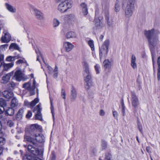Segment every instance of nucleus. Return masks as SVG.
Instances as JSON below:
<instances>
[{"mask_svg": "<svg viewBox=\"0 0 160 160\" xmlns=\"http://www.w3.org/2000/svg\"><path fill=\"white\" fill-rule=\"evenodd\" d=\"M144 34L147 38L151 52L152 60L153 63V70L155 71L154 59L155 54L153 50L155 47H158L160 45V42L159 40V31L154 28L150 30H145Z\"/></svg>", "mask_w": 160, "mask_h": 160, "instance_id": "f257e3e1", "label": "nucleus"}, {"mask_svg": "<svg viewBox=\"0 0 160 160\" xmlns=\"http://www.w3.org/2000/svg\"><path fill=\"white\" fill-rule=\"evenodd\" d=\"M33 138L25 135L24 141H27L31 142L33 145H36V141L40 143H42L45 142V137L42 134H35L33 136Z\"/></svg>", "mask_w": 160, "mask_h": 160, "instance_id": "f03ea898", "label": "nucleus"}, {"mask_svg": "<svg viewBox=\"0 0 160 160\" xmlns=\"http://www.w3.org/2000/svg\"><path fill=\"white\" fill-rule=\"evenodd\" d=\"M137 0H128L125 9V14L127 18H130L134 10Z\"/></svg>", "mask_w": 160, "mask_h": 160, "instance_id": "7ed1b4c3", "label": "nucleus"}, {"mask_svg": "<svg viewBox=\"0 0 160 160\" xmlns=\"http://www.w3.org/2000/svg\"><path fill=\"white\" fill-rule=\"evenodd\" d=\"M73 3L72 0H65L59 4L58 10L61 12H64L72 7Z\"/></svg>", "mask_w": 160, "mask_h": 160, "instance_id": "20e7f679", "label": "nucleus"}, {"mask_svg": "<svg viewBox=\"0 0 160 160\" xmlns=\"http://www.w3.org/2000/svg\"><path fill=\"white\" fill-rule=\"evenodd\" d=\"M29 145L28 146V150L29 152L32 153L33 155L35 156L42 155L43 153V149H39L36 148L34 145Z\"/></svg>", "mask_w": 160, "mask_h": 160, "instance_id": "39448f33", "label": "nucleus"}, {"mask_svg": "<svg viewBox=\"0 0 160 160\" xmlns=\"http://www.w3.org/2000/svg\"><path fill=\"white\" fill-rule=\"evenodd\" d=\"M82 65L83 67V75L84 78H86L88 76H91L90 71L89 64L86 61H84L82 62Z\"/></svg>", "mask_w": 160, "mask_h": 160, "instance_id": "423d86ee", "label": "nucleus"}, {"mask_svg": "<svg viewBox=\"0 0 160 160\" xmlns=\"http://www.w3.org/2000/svg\"><path fill=\"white\" fill-rule=\"evenodd\" d=\"M131 101L133 107L134 108H137L139 104V103L138 99L134 92H132Z\"/></svg>", "mask_w": 160, "mask_h": 160, "instance_id": "0eeeda50", "label": "nucleus"}, {"mask_svg": "<svg viewBox=\"0 0 160 160\" xmlns=\"http://www.w3.org/2000/svg\"><path fill=\"white\" fill-rule=\"evenodd\" d=\"M63 47L65 51L68 52L73 49L74 46L70 42L66 41L63 42Z\"/></svg>", "mask_w": 160, "mask_h": 160, "instance_id": "6e6552de", "label": "nucleus"}, {"mask_svg": "<svg viewBox=\"0 0 160 160\" xmlns=\"http://www.w3.org/2000/svg\"><path fill=\"white\" fill-rule=\"evenodd\" d=\"M3 33L4 34V36L1 38V41L4 43H8L11 40V37L9 33L6 29H3Z\"/></svg>", "mask_w": 160, "mask_h": 160, "instance_id": "1a4fd4ad", "label": "nucleus"}, {"mask_svg": "<svg viewBox=\"0 0 160 160\" xmlns=\"http://www.w3.org/2000/svg\"><path fill=\"white\" fill-rule=\"evenodd\" d=\"M41 105L40 103L38 104L36 107L34 108V112L37 111V113L35 114V118L36 119L42 121V118L41 112L42 108H41Z\"/></svg>", "mask_w": 160, "mask_h": 160, "instance_id": "9d476101", "label": "nucleus"}, {"mask_svg": "<svg viewBox=\"0 0 160 160\" xmlns=\"http://www.w3.org/2000/svg\"><path fill=\"white\" fill-rule=\"evenodd\" d=\"M85 81V87L86 89H88L92 86V82L91 79V76H88L84 78Z\"/></svg>", "mask_w": 160, "mask_h": 160, "instance_id": "9b49d317", "label": "nucleus"}, {"mask_svg": "<svg viewBox=\"0 0 160 160\" xmlns=\"http://www.w3.org/2000/svg\"><path fill=\"white\" fill-rule=\"evenodd\" d=\"M14 76L16 80L18 81H21L24 78V74L19 70L16 71Z\"/></svg>", "mask_w": 160, "mask_h": 160, "instance_id": "f8f14e48", "label": "nucleus"}, {"mask_svg": "<svg viewBox=\"0 0 160 160\" xmlns=\"http://www.w3.org/2000/svg\"><path fill=\"white\" fill-rule=\"evenodd\" d=\"M23 88L31 92V95L35 94L34 92V87L31 86V83L29 82L24 83L23 85Z\"/></svg>", "mask_w": 160, "mask_h": 160, "instance_id": "ddd939ff", "label": "nucleus"}, {"mask_svg": "<svg viewBox=\"0 0 160 160\" xmlns=\"http://www.w3.org/2000/svg\"><path fill=\"white\" fill-rule=\"evenodd\" d=\"M32 11L38 19L42 20L44 18L43 15L40 11L35 8L32 9Z\"/></svg>", "mask_w": 160, "mask_h": 160, "instance_id": "4468645a", "label": "nucleus"}, {"mask_svg": "<svg viewBox=\"0 0 160 160\" xmlns=\"http://www.w3.org/2000/svg\"><path fill=\"white\" fill-rule=\"evenodd\" d=\"M63 19L65 22L74 21L75 19V16L72 14L66 15L63 17Z\"/></svg>", "mask_w": 160, "mask_h": 160, "instance_id": "2eb2a0df", "label": "nucleus"}, {"mask_svg": "<svg viewBox=\"0 0 160 160\" xmlns=\"http://www.w3.org/2000/svg\"><path fill=\"white\" fill-rule=\"evenodd\" d=\"M14 72L12 71L3 76L2 79V83H5L8 82L10 79L11 76H12Z\"/></svg>", "mask_w": 160, "mask_h": 160, "instance_id": "dca6fc26", "label": "nucleus"}, {"mask_svg": "<svg viewBox=\"0 0 160 160\" xmlns=\"http://www.w3.org/2000/svg\"><path fill=\"white\" fill-rule=\"evenodd\" d=\"M95 28L96 29H99L103 27V22L101 20L97 18H95Z\"/></svg>", "mask_w": 160, "mask_h": 160, "instance_id": "f3484780", "label": "nucleus"}, {"mask_svg": "<svg viewBox=\"0 0 160 160\" xmlns=\"http://www.w3.org/2000/svg\"><path fill=\"white\" fill-rule=\"evenodd\" d=\"M66 38L68 39L71 38L75 39L78 38V36L75 32L69 31L66 33Z\"/></svg>", "mask_w": 160, "mask_h": 160, "instance_id": "a211bd4d", "label": "nucleus"}, {"mask_svg": "<svg viewBox=\"0 0 160 160\" xmlns=\"http://www.w3.org/2000/svg\"><path fill=\"white\" fill-rule=\"evenodd\" d=\"M131 65L133 69H137V64L136 63V58L134 55H132L131 58Z\"/></svg>", "mask_w": 160, "mask_h": 160, "instance_id": "6ab92c4d", "label": "nucleus"}, {"mask_svg": "<svg viewBox=\"0 0 160 160\" xmlns=\"http://www.w3.org/2000/svg\"><path fill=\"white\" fill-rule=\"evenodd\" d=\"M108 52V49L105 48V47L102 46L99 49L100 58L101 59L102 55H106Z\"/></svg>", "mask_w": 160, "mask_h": 160, "instance_id": "aec40b11", "label": "nucleus"}, {"mask_svg": "<svg viewBox=\"0 0 160 160\" xmlns=\"http://www.w3.org/2000/svg\"><path fill=\"white\" fill-rule=\"evenodd\" d=\"M4 97L7 99H9L13 96V93L12 91H4L3 92Z\"/></svg>", "mask_w": 160, "mask_h": 160, "instance_id": "412c9836", "label": "nucleus"}, {"mask_svg": "<svg viewBox=\"0 0 160 160\" xmlns=\"http://www.w3.org/2000/svg\"><path fill=\"white\" fill-rule=\"evenodd\" d=\"M77 97V92L76 89L72 86L71 90V98L72 99L74 100Z\"/></svg>", "mask_w": 160, "mask_h": 160, "instance_id": "4be33fe9", "label": "nucleus"}, {"mask_svg": "<svg viewBox=\"0 0 160 160\" xmlns=\"http://www.w3.org/2000/svg\"><path fill=\"white\" fill-rule=\"evenodd\" d=\"M104 67L106 68L110 69L111 67L112 62L108 59H106L103 62Z\"/></svg>", "mask_w": 160, "mask_h": 160, "instance_id": "5701e85b", "label": "nucleus"}, {"mask_svg": "<svg viewBox=\"0 0 160 160\" xmlns=\"http://www.w3.org/2000/svg\"><path fill=\"white\" fill-rule=\"evenodd\" d=\"M106 19L107 20V24L109 27H112L115 26V23L113 19L107 17Z\"/></svg>", "mask_w": 160, "mask_h": 160, "instance_id": "b1692460", "label": "nucleus"}, {"mask_svg": "<svg viewBox=\"0 0 160 160\" xmlns=\"http://www.w3.org/2000/svg\"><path fill=\"white\" fill-rule=\"evenodd\" d=\"M5 6L7 9L10 12L12 13H15L16 12V8L13 6L6 3Z\"/></svg>", "mask_w": 160, "mask_h": 160, "instance_id": "393cba45", "label": "nucleus"}, {"mask_svg": "<svg viewBox=\"0 0 160 160\" xmlns=\"http://www.w3.org/2000/svg\"><path fill=\"white\" fill-rule=\"evenodd\" d=\"M19 105L18 101L15 98H13L11 102V107L12 108H14L17 107Z\"/></svg>", "mask_w": 160, "mask_h": 160, "instance_id": "a878e982", "label": "nucleus"}, {"mask_svg": "<svg viewBox=\"0 0 160 160\" xmlns=\"http://www.w3.org/2000/svg\"><path fill=\"white\" fill-rule=\"evenodd\" d=\"M20 58L21 57L19 55L13 57L9 56L6 58V60L8 62H12L14 61L16 59H18Z\"/></svg>", "mask_w": 160, "mask_h": 160, "instance_id": "bb28decb", "label": "nucleus"}, {"mask_svg": "<svg viewBox=\"0 0 160 160\" xmlns=\"http://www.w3.org/2000/svg\"><path fill=\"white\" fill-rule=\"evenodd\" d=\"M23 112V109H19L16 115V118L18 120H20L22 118Z\"/></svg>", "mask_w": 160, "mask_h": 160, "instance_id": "cd10ccee", "label": "nucleus"}, {"mask_svg": "<svg viewBox=\"0 0 160 160\" xmlns=\"http://www.w3.org/2000/svg\"><path fill=\"white\" fill-rule=\"evenodd\" d=\"M121 7L120 2L119 0H117L114 7V10L116 12H119L120 10Z\"/></svg>", "mask_w": 160, "mask_h": 160, "instance_id": "c85d7f7f", "label": "nucleus"}, {"mask_svg": "<svg viewBox=\"0 0 160 160\" xmlns=\"http://www.w3.org/2000/svg\"><path fill=\"white\" fill-rule=\"evenodd\" d=\"M12 108H9L5 111V113L6 115L12 116L14 114V111Z\"/></svg>", "mask_w": 160, "mask_h": 160, "instance_id": "c756f323", "label": "nucleus"}, {"mask_svg": "<svg viewBox=\"0 0 160 160\" xmlns=\"http://www.w3.org/2000/svg\"><path fill=\"white\" fill-rule=\"evenodd\" d=\"M14 65V63L13 62H12L8 64H4L3 65V70L5 71H7L9 68L12 67Z\"/></svg>", "mask_w": 160, "mask_h": 160, "instance_id": "7c9ffc66", "label": "nucleus"}, {"mask_svg": "<svg viewBox=\"0 0 160 160\" xmlns=\"http://www.w3.org/2000/svg\"><path fill=\"white\" fill-rule=\"evenodd\" d=\"M60 24V22L57 18H54L52 22L53 27L54 28H56L58 27Z\"/></svg>", "mask_w": 160, "mask_h": 160, "instance_id": "2f4dec72", "label": "nucleus"}, {"mask_svg": "<svg viewBox=\"0 0 160 160\" xmlns=\"http://www.w3.org/2000/svg\"><path fill=\"white\" fill-rule=\"evenodd\" d=\"M42 128L40 126L36 124H32L31 126V129L34 131H36L37 130H41Z\"/></svg>", "mask_w": 160, "mask_h": 160, "instance_id": "473e14b6", "label": "nucleus"}, {"mask_svg": "<svg viewBox=\"0 0 160 160\" xmlns=\"http://www.w3.org/2000/svg\"><path fill=\"white\" fill-rule=\"evenodd\" d=\"M39 100L38 98H35L33 100L30 104V106L33 107L35 106L38 103V102Z\"/></svg>", "mask_w": 160, "mask_h": 160, "instance_id": "72a5a7b5", "label": "nucleus"}, {"mask_svg": "<svg viewBox=\"0 0 160 160\" xmlns=\"http://www.w3.org/2000/svg\"><path fill=\"white\" fill-rule=\"evenodd\" d=\"M24 63H27V62L24 58H22V59H19L16 62V64L17 65Z\"/></svg>", "mask_w": 160, "mask_h": 160, "instance_id": "f704fd0d", "label": "nucleus"}, {"mask_svg": "<svg viewBox=\"0 0 160 160\" xmlns=\"http://www.w3.org/2000/svg\"><path fill=\"white\" fill-rule=\"evenodd\" d=\"M101 146L102 150L105 149L107 148V143L104 140H102Z\"/></svg>", "mask_w": 160, "mask_h": 160, "instance_id": "c9c22d12", "label": "nucleus"}, {"mask_svg": "<svg viewBox=\"0 0 160 160\" xmlns=\"http://www.w3.org/2000/svg\"><path fill=\"white\" fill-rule=\"evenodd\" d=\"M9 48L11 49L13 48L15 49L18 50L19 48L18 46L16 43H12L10 46Z\"/></svg>", "mask_w": 160, "mask_h": 160, "instance_id": "e433bc0d", "label": "nucleus"}, {"mask_svg": "<svg viewBox=\"0 0 160 160\" xmlns=\"http://www.w3.org/2000/svg\"><path fill=\"white\" fill-rule=\"evenodd\" d=\"M6 105V101L2 98L0 99V107L4 108Z\"/></svg>", "mask_w": 160, "mask_h": 160, "instance_id": "4c0bfd02", "label": "nucleus"}, {"mask_svg": "<svg viewBox=\"0 0 160 160\" xmlns=\"http://www.w3.org/2000/svg\"><path fill=\"white\" fill-rule=\"evenodd\" d=\"M88 44L89 46L91 47L92 50H94V45L93 41L92 40H89L88 41Z\"/></svg>", "mask_w": 160, "mask_h": 160, "instance_id": "58836bf2", "label": "nucleus"}, {"mask_svg": "<svg viewBox=\"0 0 160 160\" xmlns=\"http://www.w3.org/2000/svg\"><path fill=\"white\" fill-rule=\"evenodd\" d=\"M109 41L108 40H106L105 41L102 46L105 47V48L108 49V46L109 45Z\"/></svg>", "mask_w": 160, "mask_h": 160, "instance_id": "ea45409f", "label": "nucleus"}, {"mask_svg": "<svg viewBox=\"0 0 160 160\" xmlns=\"http://www.w3.org/2000/svg\"><path fill=\"white\" fill-rule=\"evenodd\" d=\"M33 157L31 155H26L23 158V160H32Z\"/></svg>", "mask_w": 160, "mask_h": 160, "instance_id": "a19ab883", "label": "nucleus"}, {"mask_svg": "<svg viewBox=\"0 0 160 160\" xmlns=\"http://www.w3.org/2000/svg\"><path fill=\"white\" fill-rule=\"evenodd\" d=\"M95 69L97 74H98L100 73V67L99 64H96L94 66Z\"/></svg>", "mask_w": 160, "mask_h": 160, "instance_id": "79ce46f5", "label": "nucleus"}, {"mask_svg": "<svg viewBox=\"0 0 160 160\" xmlns=\"http://www.w3.org/2000/svg\"><path fill=\"white\" fill-rule=\"evenodd\" d=\"M50 102L51 104V112L52 114V116L53 118V120L54 119V108L52 105V102L51 101V99H50Z\"/></svg>", "mask_w": 160, "mask_h": 160, "instance_id": "37998d69", "label": "nucleus"}, {"mask_svg": "<svg viewBox=\"0 0 160 160\" xmlns=\"http://www.w3.org/2000/svg\"><path fill=\"white\" fill-rule=\"evenodd\" d=\"M111 155L108 153H106L105 156V160H110Z\"/></svg>", "mask_w": 160, "mask_h": 160, "instance_id": "c03bdc74", "label": "nucleus"}, {"mask_svg": "<svg viewBox=\"0 0 160 160\" xmlns=\"http://www.w3.org/2000/svg\"><path fill=\"white\" fill-rule=\"evenodd\" d=\"M112 115L115 118L117 119L118 117V113L116 111H113L112 112Z\"/></svg>", "mask_w": 160, "mask_h": 160, "instance_id": "a18cd8bd", "label": "nucleus"}, {"mask_svg": "<svg viewBox=\"0 0 160 160\" xmlns=\"http://www.w3.org/2000/svg\"><path fill=\"white\" fill-rule=\"evenodd\" d=\"M66 93L64 89H62L61 91V96L64 99H66Z\"/></svg>", "mask_w": 160, "mask_h": 160, "instance_id": "49530a36", "label": "nucleus"}, {"mask_svg": "<svg viewBox=\"0 0 160 160\" xmlns=\"http://www.w3.org/2000/svg\"><path fill=\"white\" fill-rule=\"evenodd\" d=\"M81 8L82 9L87 8V5L85 3L83 2L81 4Z\"/></svg>", "mask_w": 160, "mask_h": 160, "instance_id": "de8ad7c7", "label": "nucleus"}, {"mask_svg": "<svg viewBox=\"0 0 160 160\" xmlns=\"http://www.w3.org/2000/svg\"><path fill=\"white\" fill-rule=\"evenodd\" d=\"M7 125L10 127H12L14 125L13 122L11 120H9L7 122Z\"/></svg>", "mask_w": 160, "mask_h": 160, "instance_id": "09e8293b", "label": "nucleus"}, {"mask_svg": "<svg viewBox=\"0 0 160 160\" xmlns=\"http://www.w3.org/2000/svg\"><path fill=\"white\" fill-rule=\"evenodd\" d=\"M157 77L158 81H160V69H159L157 70Z\"/></svg>", "mask_w": 160, "mask_h": 160, "instance_id": "8fccbe9b", "label": "nucleus"}, {"mask_svg": "<svg viewBox=\"0 0 160 160\" xmlns=\"http://www.w3.org/2000/svg\"><path fill=\"white\" fill-rule=\"evenodd\" d=\"M82 12L84 15H87L88 13V8L82 9Z\"/></svg>", "mask_w": 160, "mask_h": 160, "instance_id": "3c124183", "label": "nucleus"}, {"mask_svg": "<svg viewBox=\"0 0 160 160\" xmlns=\"http://www.w3.org/2000/svg\"><path fill=\"white\" fill-rule=\"evenodd\" d=\"M105 114V111L102 109H101L99 111V115L101 116H104Z\"/></svg>", "mask_w": 160, "mask_h": 160, "instance_id": "603ef678", "label": "nucleus"}, {"mask_svg": "<svg viewBox=\"0 0 160 160\" xmlns=\"http://www.w3.org/2000/svg\"><path fill=\"white\" fill-rule=\"evenodd\" d=\"M32 112L30 111H28L26 115V117L28 118H29L32 116Z\"/></svg>", "mask_w": 160, "mask_h": 160, "instance_id": "864d4df0", "label": "nucleus"}, {"mask_svg": "<svg viewBox=\"0 0 160 160\" xmlns=\"http://www.w3.org/2000/svg\"><path fill=\"white\" fill-rule=\"evenodd\" d=\"M157 64L158 67V69H160V56L158 58L157 60Z\"/></svg>", "mask_w": 160, "mask_h": 160, "instance_id": "5fc2aeb1", "label": "nucleus"}, {"mask_svg": "<svg viewBox=\"0 0 160 160\" xmlns=\"http://www.w3.org/2000/svg\"><path fill=\"white\" fill-rule=\"evenodd\" d=\"M5 110V108L3 107H0V117H1V114H2Z\"/></svg>", "mask_w": 160, "mask_h": 160, "instance_id": "6e6d98bb", "label": "nucleus"}, {"mask_svg": "<svg viewBox=\"0 0 160 160\" xmlns=\"http://www.w3.org/2000/svg\"><path fill=\"white\" fill-rule=\"evenodd\" d=\"M4 58V55L0 54V61L3 62Z\"/></svg>", "mask_w": 160, "mask_h": 160, "instance_id": "4d7b16f0", "label": "nucleus"}, {"mask_svg": "<svg viewBox=\"0 0 160 160\" xmlns=\"http://www.w3.org/2000/svg\"><path fill=\"white\" fill-rule=\"evenodd\" d=\"M122 113H123V116H124L125 115V108L123 105L122 106Z\"/></svg>", "mask_w": 160, "mask_h": 160, "instance_id": "13d9d810", "label": "nucleus"}, {"mask_svg": "<svg viewBox=\"0 0 160 160\" xmlns=\"http://www.w3.org/2000/svg\"><path fill=\"white\" fill-rule=\"evenodd\" d=\"M47 68L48 69V72L49 73H51L52 71V68L50 66H48Z\"/></svg>", "mask_w": 160, "mask_h": 160, "instance_id": "bf43d9fd", "label": "nucleus"}, {"mask_svg": "<svg viewBox=\"0 0 160 160\" xmlns=\"http://www.w3.org/2000/svg\"><path fill=\"white\" fill-rule=\"evenodd\" d=\"M36 83V82L34 79H33V85L32 86V87H34V90L35 88V84Z\"/></svg>", "mask_w": 160, "mask_h": 160, "instance_id": "052dcab7", "label": "nucleus"}, {"mask_svg": "<svg viewBox=\"0 0 160 160\" xmlns=\"http://www.w3.org/2000/svg\"><path fill=\"white\" fill-rule=\"evenodd\" d=\"M146 150L147 152L148 153H151V152L150 151V148L149 147H146Z\"/></svg>", "mask_w": 160, "mask_h": 160, "instance_id": "680f3d73", "label": "nucleus"}, {"mask_svg": "<svg viewBox=\"0 0 160 160\" xmlns=\"http://www.w3.org/2000/svg\"><path fill=\"white\" fill-rule=\"evenodd\" d=\"M33 160H42L41 159L36 156H35L33 158Z\"/></svg>", "mask_w": 160, "mask_h": 160, "instance_id": "e2e57ef3", "label": "nucleus"}, {"mask_svg": "<svg viewBox=\"0 0 160 160\" xmlns=\"http://www.w3.org/2000/svg\"><path fill=\"white\" fill-rule=\"evenodd\" d=\"M10 84L12 88L14 87L15 85V83L13 82H11Z\"/></svg>", "mask_w": 160, "mask_h": 160, "instance_id": "0e129e2a", "label": "nucleus"}, {"mask_svg": "<svg viewBox=\"0 0 160 160\" xmlns=\"http://www.w3.org/2000/svg\"><path fill=\"white\" fill-rule=\"evenodd\" d=\"M103 37H104V36L103 35H101L99 37L100 40L101 41H102L103 39Z\"/></svg>", "mask_w": 160, "mask_h": 160, "instance_id": "69168bd1", "label": "nucleus"}, {"mask_svg": "<svg viewBox=\"0 0 160 160\" xmlns=\"http://www.w3.org/2000/svg\"><path fill=\"white\" fill-rule=\"evenodd\" d=\"M58 77V72H54V74H53V77L54 78H56Z\"/></svg>", "mask_w": 160, "mask_h": 160, "instance_id": "338daca9", "label": "nucleus"}, {"mask_svg": "<svg viewBox=\"0 0 160 160\" xmlns=\"http://www.w3.org/2000/svg\"><path fill=\"white\" fill-rule=\"evenodd\" d=\"M58 68L57 66H56L54 69V72H58Z\"/></svg>", "mask_w": 160, "mask_h": 160, "instance_id": "774afa93", "label": "nucleus"}]
</instances>
